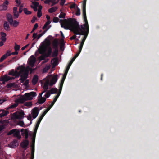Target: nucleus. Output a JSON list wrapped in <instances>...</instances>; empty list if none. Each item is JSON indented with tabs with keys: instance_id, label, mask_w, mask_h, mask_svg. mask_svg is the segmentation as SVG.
<instances>
[{
	"instance_id": "obj_1",
	"label": "nucleus",
	"mask_w": 159,
	"mask_h": 159,
	"mask_svg": "<svg viewBox=\"0 0 159 159\" xmlns=\"http://www.w3.org/2000/svg\"><path fill=\"white\" fill-rule=\"evenodd\" d=\"M60 22L61 26L66 29H69L75 34L84 35V36L80 43L79 50L73 57L69 63L71 64L81 52L84 41L87 36L89 31V28L83 27L82 25L80 26L78 23L72 19L68 20H61Z\"/></svg>"
},
{
	"instance_id": "obj_2",
	"label": "nucleus",
	"mask_w": 159,
	"mask_h": 159,
	"mask_svg": "<svg viewBox=\"0 0 159 159\" xmlns=\"http://www.w3.org/2000/svg\"><path fill=\"white\" fill-rule=\"evenodd\" d=\"M31 69L29 66L25 68L24 66H21L19 72L13 69L9 72L8 74L12 75L13 77L5 75L2 77L1 80H11L18 77L20 76L21 77L20 80H26L27 78L29 71Z\"/></svg>"
},
{
	"instance_id": "obj_3",
	"label": "nucleus",
	"mask_w": 159,
	"mask_h": 159,
	"mask_svg": "<svg viewBox=\"0 0 159 159\" xmlns=\"http://www.w3.org/2000/svg\"><path fill=\"white\" fill-rule=\"evenodd\" d=\"M36 95V93L34 92L27 93L22 96L20 98L15 100V102L20 103H23L26 101L32 99L33 98L35 97Z\"/></svg>"
},
{
	"instance_id": "obj_4",
	"label": "nucleus",
	"mask_w": 159,
	"mask_h": 159,
	"mask_svg": "<svg viewBox=\"0 0 159 159\" xmlns=\"http://www.w3.org/2000/svg\"><path fill=\"white\" fill-rule=\"evenodd\" d=\"M42 85L43 84V88L44 90L41 93V95H42L44 93L47 92L48 89V86H52L56 82L57 80H45L44 82L42 81L43 80H40Z\"/></svg>"
},
{
	"instance_id": "obj_5",
	"label": "nucleus",
	"mask_w": 159,
	"mask_h": 159,
	"mask_svg": "<svg viewBox=\"0 0 159 159\" xmlns=\"http://www.w3.org/2000/svg\"><path fill=\"white\" fill-rule=\"evenodd\" d=\"M86 0H84L83 1V14L85 23L84 24L82 25L83 27H84V28H89L86 13Z\"/></svg>"
},
{
	"instance_id": "obj_6",
	"label": "nucleus",
	"mask_w": 159,
	"mask_h": 159,
	"mask_svg": "<svg viewBox=\"0 0 159 159\" xmlns=\"http://www.w3.org/2000/svg\"><path fill=\"white\" fill-rule=\"evenodd\" d=\"M65 80H61L59 86V89L58 91V92L57 93V94L56 96H55V98L53 100L52 102L51 103V104L50 105L52 107L53 106L58 98L59 96L62 88L63 84L64 83Z\"/></svg>"
},
{
	"instance_id": "obj_7",
	"label": "nucleus",
	"mask_w": 159,
	"mask_h": 159,
	"mask_svg": "<svg viewBox=\"0 0 159 159\" xmlns=\"http://www.w3.org/2000/svg\"><path fill=\"white\" fill-rule=\"evenodd\" d=\"M13 134L14 137L20 139L21 136L20 135V133L19 130L17 129H13L11 130L7 134L8 135H10Z\"/></svg>"
},
{
	"instance_id": "obj_8",
	"label": "nucleus",
	"mask_w": 159,
	"mask_h": 159,
	"mask_svg": "<svg viewBox=\"0 0 159 159\" xmlns=\"http://www.w3.org/2000/svg\"><path fill=\"white\" fill-rule=\"evenodd\" d=\"M36 61V58L33 56H31L29 59L28 62L30 66L33 67Z\"/></svg>"
},
{
	"instance_id": "obj_9",
	"label": "nucleus",
	"mask_w": 159,
	"mask_h": 159,
	"mask_svg": "<svg viewBox=\"0 0 159 159\" xmlns=\"http://www.w3.org/2000/svg\"><path fill=\"white\" fill-rule=\"evenodd\" d=\"M9 113V112L7 108L6 110L3 109H0V118H2L5 116H7Z\"/></svg>"
},
{
	"instance_id": "obj_10",
	"label": "nucleus",
	"mask_w": 159,
	"mask_h": 159,
	"mask_svg": "<svg viewBox=\"0 0 159 159\" xmlns=\"http://www.w3.org/2000/svg\"><path fill=\"white\" fill-rule=\"evenodd\" d=\"M32 111V117L33 119H35L38 115L39 110L37 107H36L34 108Z\"/></svg>"
},
{
	"instance_id": "obj_11",
	"label": "nucleus",
	"mask_w": 159,
	"mask_h": 159,
	"mask_svg": "<svg viewBox=\"0 0 159 159\" xmlns=\"http://www.w3.org/2000/svg\"><path fill=\"white\" fill-rule=\"evenodd\" d=\"M47 48L45 46L41 44L39 49V52L40 54H42L45 53L47 50Z\"/></svg>"
},
{
	"instance_id": "obj_12",
	"label": "nucleus",
	"mask_w": 159,
	"mask_h": 159,
	"mask_svg": "<svg viewBox=\"0 0 159 159\" xmlns=\"http://www.w3.org/2000/svg\"><path fill=\"white\" fill-rule=\"evenodd\" d=\"M9 22L11 25H12L15 27H17L19 25V22L16 20L13 21V19H11L9 20Z\"/></svg>"
},
{
	"instance_id": "obj_13",
	"label": "nucleus",
	"mask_w": 159,
	"mask_h": 159,
	"mask_svg": "<svg viewBox=\"0 0 159 159\" xmlns=\"http://www.w3.org/2000/svg\"><path fill=\"white\" fill-rule=\"evenodd\" d=\"M52 45L53 49L58 48L59 45L58 40L57 39H54L52 43Z\"/></svg>"
},
{
	"instance_id": "obj_14",
	"label": "nucleus",
	"mask_w": 159,
	"mask_h": 159,
	"mask_svg": "<svg viewBox=\"0 0 159 159\" xmlns=\"http://www.w3.org/2000/svg\"><path fill=\"white\" fill-rule=\"evenodd\" d=\"M58 75H49L43 80H57Z\"/></svg>"
},
{
	"instance_id": "obj_15",
	"label": "nucleus",
	"mask_w": 159,
	"mask_h": 159,
	"mask_svg": "<svg viewBox=\"0 0 159 159\" xmlns=\"http://www.w3.org/2000/svg\"><path fill=\"white\" fill-rule=\"evenodd\" d=\"M29 144V141L28 140H25L24 141L21 143V147L24 148L26 149L27 147Z\"/></svg>"
},
{
	"instance_id": "obj_16",
	"label": "nucleus",
	"mask_w": 159,
	"mask_h": 159,
	"mask_svg": "<svg viewBox=\"0 0 159 159\" xmlns=\"http://www.w3.org/2000/svg\"><path fill=\"white\" fill-rule=\"evenodd\" d=\"M58 59L57 57H55L53 58L51 61L52 64L54 66H57L58 63Z\"/></svg>"
},
{
	"instance_id": "obj_17",
	"label": "nucleus",
	"mask_w": 159,
	"mask_h": 159,
	"mask_svg": "<svg viewBox=\"0 0 159 159\" xmlns=\"http://www.w3.org/2000/svg\"><path fill=\"white\" fill-rule=\"evenodd\" d=\"M71 64H70V63H69L68 64L65 71V73L63 75V77L62 78V79L61 80H65L66 76L67 75V73H68V70L71 65Z\"/></svg>"
},
{
	"instance_id": "obj_18",
	"label": "nucleus",
	"mask_w": 159,
	"mask_h": 159,
	"mask_svg": "<svg viewBox=\"0 0 159 159\" xmlns=\"http://www.w3.org/2000/svg\"><path fill=\"white\" fill-rule=\"evenodd\" d=\"M0 34L1 36V40L4 42H5L7 39L6 38V34L5 33L1 32L0 33Z\"/></svg>"
},
{
	"instance_id": "obj_19",
	"label": "nucleus",
	"mask_w": 159,
	"mask_h": 159,
	"mask_svg": "<svg viewBox=\"0 0 159 159\" xmlns=\"http://www.w3.org/2000/svg\"><path fill=\"white\" fill-rule=\"evenodd\" d=\"M17 8L15 7L13 8V13L14 16L16 18H18L19 16V14L17 11Z\"/></svg>"
},
{
	"instance_id": "obj_20",
	"label": "nucleus",
	"mask_w": 159,
	"mask_h": 159,
	"mask_svg": "<svg viewBox=\"0 0 159 159\" xmlns=\"http://www.w3.org/2000/svg\"><path fill=\"white\" fill-rule=\"evenodd\" d=\"M8 52L7 51L6 53L3 55L0 58V62H2L3 61L7 58V57L9 56V54Z\"/></svg>"
},
{
	"instance_id": "obj_21",
	"label": "nucleus",
	"mask_w": 159,
	"mask_h": 159,
	"mask_svg": "<svg viewBox=\"0 0 159 159\" xmlns=\"http://www.w3.org/2000/svg\"><path fill=\"white\" fill-rule=\"evenodd\" d=\"M7 86L9 88L11 87L15 88L17 87L18 85L15 83H10L7 84Z\"/></svg>"
},
{
	"instance_id": "obj_22",
	"label": "nucleus",
	"mask_w": 159,
	"mask_h": 159,
	"mask_svg": "<svg viewBox=\"0 0 159 159\" xmlns=\"http://www.w3.org/2000/svg\"><path fill=\"white\" fill-rule=\"evenodd\" d=\"M46 100V99L45 98L42 97V98L38 99V102L39 104H43L45 102Z\"/></svg>"
},
{
	"instance_id": "obj_23",
	"label": "nucleus",
	"mask_w": 159,
	"mask_h": 159,
	"mask_svg": "<svg viewBox=\"0 0 159 159\" xmlns=\"http://www.w3.org/2000/svg\"><path fill=\"white\" fill-rule=\"evenodd\" d=\"M50 44L51 43L49 40L46 39L44 43L42 44L45 46L47 48V47L49 46Z\"/></svg>"
},
{
	"instance_id": "obj_24",
	"label": "nucleus",
	"mask_w": 159,
	"mask_h": 159,
	"mask_svg": "<svg viewBox=\"0 0 159 159\" xmlns=\"http://www.w3.org/2000/svg\"><path fill=\"white\" fill-rule=\"evenodd\" d=\"M29 80H25V81L23 84L24 86H25L26 88H28L29 87ZM25 80H20V82L21 83H23Z\"/></svg>"
},
{
	"instance_id": "obj_25",
	"label": "nucleus",
	"mask_w": 159,
	"mask_h": 159,
	"mask_svg": "<svg viewBox=\"0 0 159 159\" xmlns=\"http://www.w3.org/2000/svg\"><path fill=\"white\" fill-rule=\"evenodd\" d=\"M57 89L56 88H52L50 90V93L52 94L57 93Z\"/></svg>"
},
{
	"instance_id": "obj_26",
	"label": "nucleus",
	"mask_w": 159,
	"mask_h": 159,
	"mask_svg": "<svg viewBox=\"0 0 159 159\" xmlns=\"http://www.w3.org/2000/svg\"><path fill=\"white\" fill-rule=\"evenodd\" d=\"M16 103L12 104L10 106L8 107H7V110H9L11 108H16V107H17L19 104V103L18 102H16Z\"/></svg>"
},
{
	"instance_id": "obj_27",
	"label": "nucleus",
	"mask_w": 159,
	"mask_h": 159,
	"mask_svg": "<svg viewBox=\"0 0 159 159\" xmlns=\"http://www.w3.org/2000/svg\"><path fill=\"white\" fill-rule=\"evenodd\" d=\"M57 7H53L48 10V12L49 13H52L55 12L57 9Z\"/></svg>"
},
{
	"instance_id": "obj_28",
	"label": "nucleus",
	"mask_w": 159,
	"mask_h": 159,
	"mask_svg": "<svg viewBox=\"0 0 159 159\" xmlns=\"http://www.w3.org/2000/svg\"><path fill=\"white\" fill-rule=\"evenodd\" d=\"M51 65H47L45 68L43 70V72H47L49 69L50 68Z\"/></svg>"
},
{
	"instance_id": "obj_29",
	"label": "nucleus",
	"mask_w": 159,
	"mask_h": 159,
	"mask_svg": "<svg viewBox=\"0 0 159 159\" xmlns=\"http://www.w3.org/2000/svg\"><path fill=\"white\" fill-rule=\"evenodd\" d=\"M21 134L22 136H23L24 135H25L27 133V134L28 133V131L27 129H22L21 130Z\"/></svg>"
},
{
	"instance_id": "obj_30",
	"label": "nucleus",
	"mask_w": 159,
	"mask_h": 159,
	"mask_svg": "<svg viewBox=\"0 0 159 159\" xmlns=\"http://www.w3.org/2000/svg\"><path fill=\"white\" fill-rule=\"evenodd\" d=\"M8 53L9 54V56L11 55H17L18 54V52L15 51V52H11V51L9 50H7Z\"/></svg>"
},
{
	"instance_id": "obj_31",
	"label": "nucleus",
	"mask_w": 159,
	"mask_h": 159,
	"mask_svg": "<svg viewBox=\"0 0 159 159\" xmlns=\"http://www.w3.org/2000/svg\"><path fill=\"white\" fill-rule=\"evenodd\" d=\"M4 29L6 30H8L9 29V26L7 22H5L4 23Z\"/></svg>"
},
{
	"instance_id": "obj_32",
	"label": "nucleus",
	"mask_w": 159,
	"mask_h": 159,
	"mask_svg": "<svg viewBox=\"0 0 159 159\" xmlns=\"http://www.w3.org/2000/svg\"><path fill=\"white\" fill-rule=\"evenodd\" d=\"M55 50L52 53V56L53 57H56L57 56L58 54V48L54 49Z\"/></svg>"
},
{
	"instance_id": "obj_33",
	"label": "nucleus",
	"mask_w": 159,
	"mask_h": 159,
	"mask_svg": "<svg viewBox=\"0 0 159 159\" xmlns=\"http://www.w3.org/2000/svg\"><path fill=\"white\" fill-rule=\"evenodd\" d=\"M23 11L26 14L29 15L31 14V12L28 11V10L26 8H24V9Z\"/></svg>"
},
{
	"instance_id": "obj_34",
	"label": "nucleus",
	"mask_w": 159,
	"mask_h": 159,
	"mask_svg": "<svg viewBox=\"0 0 159 159\" xmlns=\"http://www.w3.org/2000/svg\"><path fill=\"white\" fill-rule=\"evenodd\" d=\"M14 48L15 51H18L20 49V46L15 43Z\"/></svg>"
},
{
	"instance_id": "obj_35",
	"label": "nucleus",
	"mask_w": 159,
	"mask_h": 159,
	"mask_svg": "<svg viewBox=\"0 0 159 159\" xmlns=\"http://www.w3.org/2000/svg\"><path fill=\"white\" fill-rule=\"evenodd\" d=\"M51 23V21L50 20H48L47 22L45 23L44 26L43 27V29H45L48 25L50 23Z\"/></svg>"
},
{
	"instance_id": "obj_36",
	"label": "nucleus",
	"mask_w": 159,
	"mask_h": 159,
	"mask_svg": "<svg viewBox=\"0 0 159 159\" xmlns=\"http://www.w3.org/2000/svg\"><path fill=\"white\" fill-rule=\"evenodd\" d=\"M47 30H45L42 33L39 34L38 35H37V39H39L42 35H43L46 32Z\"/></svg>"
},
{
	"instance_id": "obj_37",
	"label": "nucleus",
	"mask_w": 159,
	"mask_h": 159,
	"mask_svg": "<svg viewBox=\"0 0 159 159\" xmlns=\"http://www.w3.org/2000/svg\"><path fill=\"white\" fill-rule=\"evenodd\" d=\"M24 112L21 113L18 116V118L19 119H22L24 117Z\"/></svg>"
},
{
	"instance_id": "obj_38",
	"label": "nucleus",
	"mask_w": 159,
	"mask_h": 159,
	"mask_svg": "<svg viewBox=\"0 0 159 159\" xmlns=\"http://www.w3.org/2000/svg\"><path fill=\"white\" fill-rule=\"evenodd\" d=\"M77 10L75 12V14L76 15L79 16L80 14V10L77 7H76Z\"/></svg>"
},
{
	"instance_id": "obj_39",
	"label": "nucleus",
	"mask_w": 159,
	"mask_h": 159,
	"mask_svg": "<svg viewBox=\"0 0 159 159\" xmlns=\"http://www.w3.org/2000/svg\"><path fill=\"white\" fill-rule=\"evenodd\" d=\"M33 7H37L38 6L39 4L37 2H32Z\"/></svg>"
},
{
	"instance_id": "obj_40",
	"label": "nucleus",
	"mask_w": 159,
	"mask_h": 159,
	"mask_svg": "<svg viewBox=\"0 0 159 159\" xmlns=\"http://www.w3.org/2000/svg\"><path fill=\"white\" fill-rule=\"evenodd\" d=\"M32 148L31 152V155H34V147L33 146V145H31V146Z\"/></svg>"
},
{
	"instance_id": "obj_41",
	"label": "nucleus",
	"mask_w": 159,
	"mask_h": 159,
	"mask_svg": "<svg viewBox=\"0 0 159 159\" xmlns=\"http://www.w3.org/2000/svg\"><path fill=\"white\" fill-rule=\"evenodd\" d=\"M41 120H41L40 119H39V120H38L36 124V125L35 126L38 128L39 126V125L40 124V122H41Z\"/></svg>"
},
{
	"instance_id": "obj_42",
	"label": "nucleus",
	"mask_w": 159,
	"mask_h": 159,
	"mask_svg": "<svg viewBox=\"0 0 159 159\" xmlns=\"http://www.w3.org/2000/svg\"><path fill=\"white\" fill-rule=\"evenodd\" d=\"M41 120H41L40 119H39V120H38L36 124V125L35 126L38 128L39 126V125L40 124V122H41Z\"/></svg>"
},
{
	"instance_id": "obj_43",
	"label": "nucleus",
	"mask_w": 159,
	"mask_h": 159,
	"mask_svg": "<svg viewBox=\"0 0 159 159\" xmlns=\"http://www.w3.org/2000/svg\"><path fill=\"white\" fill-rule=\"evenodd\" d=\"M42 15L41 11H40V10H38L37 16L39 18H40Z\"/></svg>"
},
{
	"instance_id": "obj_44",
	"label": "nucleus",
	"mask_w": 159,
	"mask_h": 159,
	"mask_svg": "<svg viewBox=\"0 0 159 159\" xmlns=\"http://www.w3.org/2000/svg\"><path fill=\"white\" fill-rule=\"evenodd\" d=\"M7 20L9 22V20L11 19H12V16L11 15L9 14H7Z\"/></svg>"
},
{
	"instance_id": "obj_45",
	"label": "nucleus",
	"mask_w": 159,
	"mask_h": 159,
	"mask_svg": "<svg viewBox=\"0 0 159 159\" xmlns=\"http://www.w3.org/2000/svg\"><path fill=\"white\" fill-rule=\"evenodd\" d=\"M59 19L57 17H54L53 19V22H58Z\"/></svg>"
},
{
	"instance_id": "obj_46",
	"label": "nucleus",
	"mask_w": 159,
	"mask_h": 159,
	"mask_svg": "<svg viewBox=\"0 0 159 159\" xmlns=\"http://www.w3.org/2000/svg\"><path fill=\"white\" fill-rule=\"evenodd\" d=\"M32 105V103L31 102H25V105L27 106H31Z\"/></svg>"
},
{
	"instance_id": "obj_47",
	"label": "nucleus",
	"mask_w": 159,
	"mask_h": 159,
	"mask_svg": "<svg viewBox=\"0 0 159 159\" xmlns=\"http://www.w3.org/2000/svg\"><path fill=\"white\" fill-rule=\"evenodd\" d=\"M24 125V123L23 121H20L18 122V125L21 126H23Z\"/></svg>"
},
{
	"instance_id": "obj_48",
	"label": "nucleus",
	"mask_w": 159,
	"mask_h": 159,
	"mask_svg": "<svg viewBox=\"0 0 159 159\" xmlns=\"http://www.w3.org/2000/svg\"><path fill=\"white\" fill-rule=\"evenodd\" d=\"M45 58V56L43 55H41L39 57V59L40 61L44 60Z\"/></svg>"
},
{
	"instance_id": "obj_49",
	"label": "nucleus",
	"mask_w": 159,
	"mask_h": 159,
	"mask_svg": "<svg viewBox=\"0 0 159 159\" xmlns=\"http://www.w3.org/2000/svg\"><path fill=\"white\" fill-rule=\"evenodd\" d=\"M50 95V93L49 92H47L45 93V96L46 98H48Z\"/></svg>"
},
{
	"instance_id": "obj_50",
	"label": "nucleus",
	"mask_w": 159,
	"mask_h": 159,
	"mask_svg": "<svg viewBox=\"0 0 159 159\" xmlns=\"http://www.w3.org/2000/svg\"><path fill=\"white\" fill-rule=\"evenodd\" d=\"M38 128V127H36L35 126L34 129V132L33 134H34L36 135Z\"/></svg>"
},
{
	"instance_id": "obj_51",
	"label": "nucleus",
	"mask_w": 159,
	"mask_h": 159,
	"mask_svg": "<svg viewBox=\"0 0 159 159\" xmlns=\"http://www.w3.org/2000/svg\"><path fill=\"white\" fill-rule=\"evenodd\" d=\"M76 4L75 3L71 4L70 6V9H72V8H75V7H76Z\"/></svg>"
},
{
	"instance_id": "obj_52",
	"label": "nucleus",
	"mask_w": 159,
	"mask_h": 159,
	"mask_svg": "<svg viewBox=\"0 0 159 159\" xmlns=\"http://www.w3.org/2000/svg\"><path fill=\"white\" fill-rule=\"evenodd\" d=\"M65 13H63V14H60L59 16V17L60 18H65Z\"/></svg>"
},
{
	"instance_id": "obj_53",
	"label": "nucleus",
	"mask_w": 159,
	"mask_h": 159,
	"mask_svg": "<svg viewBox=\"0 0 159 159\" xmlns=\"http://www.w3.org/2000/svg\"><path fill=\"white\" fill-rule=\"evenodd\" d=\"M52 52V48L51 47H49L48 48V53L49 55H50L51 54Z\"/></svg>"
},
{
	"instance_id": "obj_54",
	"label": "nucleus",
	"mask_w": 159,
	"mask_h": 159,
	"mask_svg": "<svg viewBox=\"0 0 159 159\" xmlns=\"http://www.w3.org/2000/svg\"><path fill=\"white\" fill-rule=\"evenodd\" d=\"M32 83L33 85H35L37 82L38 80H32Z\"/></svg>"
},
{
	"instance_id": "obj_55",
	"label": "nucleus",
	"mask_w": 159,
	"mask_h": 159,
	"mask_svg": "<svg viewBox=\"0 0 159 159\" xmlns=\"http://www.w3.org/2000/svg\"><path fill=\"white\" fill-rule=\"evenodd\" d=\"M38 24L37 23H35L34 25L33 28L34 30H35L38 27Z\"/></svg>"
},
{
	"instance_id": "obj_56",
	"label": "nucleus",
	"mask_w": 159,
	"mask_h": 159,
	"mask_svg": "<svg viewBox=\"0 0 159 159\" xmlns=\"http://www.w3.org/2000/svg\"><path fill=\"white\" fill-rule=\"evenodd\" d=\"M65 2V0H61L60 3V4L61 5L63 6Z\"/></svg>"
},
{
	"instance_id": "obj_57",
	"label": "nucleus",
	"mask_w": 159,
	"mask_h": 159,
	"mask_svg": "<svg viewBox=\"0 0 159 159\" xmlns=\"http://www.w3.org/2000/svg\"><path fill=\"white\" fill-rule=\"evenodd\" d=\"M76 37V36L75 35H74L70 37V39L72 40V39H75Z\"/></svg>"
},
{
	"instance_id": "obj_58",
	"label": "nucleus",
	"mask_w": 159,
	"mask_h": 159,
	"mask_svg": "<svg viewBox=\"0 0 159 159\" xmlns=\"http://www.w3.org/2000/svg\"><path fill=\"white\" fill-rule=\"evenodd\" d=\"M36 37H37V34L34 33L33 34V38L34 39H35Z\"/></svg>"
},
{
	"instance_id": "obj_59",
	"label": "nucleus",
	"mask_w": 159,
	"mask_h": 159,
	"mask_svg": "<svg viewBox=\"0 0 159 159\" xmlns=\"http://www.w3.org/2000/svg\"><path fill=\"white\" fill-rule=\"evenodd\" d=\"M5 128V127L3 125H2L0 126V132H1L2 130H3Z\"/></svg>"
},
{
	"instance_id": "obj_60",
	"label": "nucleus",
	"mask_w": 159,
	"mask_h": 159,
	"mask_svg": "<svg viewBox=\"0 0 159 159\" xmlns=\"http://www.w3.org/2000/svg\"><path fill=\"white\" fill-rule=\"evenodd\" d=\"M27 119L29 120H32V116L30 115H29L28 116Z\"/></svg>"
},
{
	"instance_id": "obj_61",
	"label": "nucleus",
	"mask_w": 159,
	"mask_h": 159,
	"mask_svg": "<svg viewBox=\"0 0 159 159\" xmlns=\"http://www.w3.org/2000/svg\"><path fill=\"white\" fill-rule=\"evenodd\" d=\"M52 2V0H46L44 2L46 3H48Z\"/></svg>"
},
{
	"instance_id": "obj_62",
	"label": "nucleus",
	"mask_w": 159,
	"mask_h": 159,
	"mask_svg": "<svg viewBox=\"0 0 159 159\" xmlns=\"http://www.w3.org/2000/svg\"><path fill=\"white\" fill-rule=\"evenodd\" d=\"M35 141V139H32V145H33V146H34V147Z\"/></svg>"
},
{
	"instance_id": "obj_63",
	"label": "nucleus",
	"mask_w": 159,
	"mask_h": 159,
	"mask_svg": "<svg viewBox=\"0 0 159 159\" xmlns=\"http://www.w3.org/2000/svg\"><path fill=\"white\" fill-rule=\"evenodd\" d=\"M38 76L35 75L34 76L32 80H38Z\"/></svg>"
},
{
	"instance_id": "obj_64",
	"label": "nucleus",
	"mask_w": 159,
	"mask_h": 159,
	"mask_svg": "<svg viewBox=\"0 0 159 159\" xmlns=\"http://www.w3.org/2000/svg\"><path fill=\"white\" fill-rule=\"evenodd\" d=\"M29 46V44H27L25 46H24L23 47H22V48H21V50H24V49H25L27 48L28 46Z\"/></svg>"
}]
</instances>
